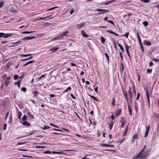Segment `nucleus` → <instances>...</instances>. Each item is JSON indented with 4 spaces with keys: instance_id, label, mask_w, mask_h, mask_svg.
<instances>
[{
    "instance_id": "1",
    "label": "nucleus",
    "mask_w": 159,
    "mask_h": 159,
    "mask_svg": "<svg viewBox=\"0 0 159 159\" xmlns=\"http://www.w3.org/2000/svg\"><path fill=\"white\" fill-rule=\"evenodd\" d=\"M123 93L124 96L125 97V98L127 102V106L129 111V115L131 116H132V110L129 104V99L127 97V93L126 91L125 92H123Z\"/></svg>"
},
{
    "instance_id": "2",
    "label": "nucleus",
    "mask_w": 159,
    "mask_h": 159,
    "mask_svg": "<svg viewBox=\"0 0 159 159\" xmlns=\"http://www.w3.org/2000/svg\"><path fill=\"white\" fill-rule=\"evenodd\" d=\"M146 148V145H145L143 148L140 151V152L137 155V156L136 157V158L137 159L140 157L143 154V152L145 150Z\"/></svg>"
},
{
    "instance_id": "3",
    "label": "nucleus",
    "mask_w": 159,
    "mask_h": 159,
    "mask_svg": "<svg viewBox=\"0 0 159 159\" xmlns=\"http://www.w3.org/2000/svg\"><path fill=\"white\" fill-rule=\"evenodd\" d=\"M96 11H102V12H98L97 13L98 15H100L104 13H107L109 12V11L108 10H105V9H96L95 10Z\"/></svg>"
},
{
    "instance_id": "4",
    "label": "nucleus",
    "mask_w": 159,
    "mask_h": 159,
    "mask_svg": "<svg viewBox=\"0 0 159 159\" xmlns=\"http://www.w3.org/2000/svg\"><path fill=\"white\" fill-rule=\"evenodd\" d=\"M145 91L146 92V98L148 99V102L149 104V105H150V100L149 98V94L148 89H145Z\"/></svg>"
},
{
    "instance_id": "5",
    "label": "nucleus",
    "mask_w": 159,
    "mask_h": 159,
    "mask_svg": "<svg viewBox=\"0 0 159 159\" xmlns=\"http://www.w3.org/2000/svg\"><path fill=\"white\" fill-rule=\"evenodd\" d=\"M128 93L129 94V96L130 97L129 98V100L131 102H132V93L131 90V87H130L129 89V90L128 91Z\"/></svg>"
},
{
    "instance_id": "6",
    "label": "nucleus",
    "mask_w": 159,
    "mask_h": 159,
    "mask_svg": "<svg viewBox=\"0 0 159 159\" xmlns=\"http://www.w3.org/2000/svg\"><path fill=\"white\" fill-rule=\"evenodd\" d=\"M150 128V125H149L148 126H146V132H145V135H144L145 137H146L148 136Z\"/></svg>"
},
{
    "instance_id": "7",
    "label": "nucleus",
    "mask_w": 159,
    "mask_h": 159,
    "mask_svg": "<svg viewBox=\"0 0 159 159\" xmlns=\"http://www.w3.org/2000/svg\"><path fill=\"white\" fill-rule=\"evenodd\" d=\"M150 151L147 150L145 152H144L143 154H142L141 156H143V158H145L147 156H148L150 154Z\"/></svg>"
},
{
    "instance_id": "8",
    "label": "nucleus",
    "mask_w": 159,
    "mask_h": 159,
    "mask_svg": "<svg viewBox=\"0 0 159 159\" xmlns=\"http://www.w3.org/2000/svg\"><path fill=\"white\" fill-rule=\"evenodd\" d=\"M59 48H57V47H54L50 49L49 50V51L51 52V53H53L55 52Z\"/></svg>"
},
{
    "instance_id": "9",
    "label": "nucleus",
    "mask_w": 159,
    "mask_h": 159,
    "mask_svg": "<svg viewBox=\"0 0 159 159\" xmlns=\"http://www.w3.org/2000/svg\"><path fill=\"white\" fill-rule=\"evenodd\" d=\"M122 110L121 109L118 108L115 112V115L116 116H117L121 112Z\"/></svg>"
},
{
    "instance_id": "10",
    "label": "nucleus",
    "mask_w": 159,
    "mask_h": 159,
    "mask_svg": "<svg viewBox=\"0 0 159 159\" xmlns=\"http://www.w3.org/2000/svg\"><path fill=\"white\" fill-rule=\"evenodd\" d=\"M36 38V37L34 36H33L31 37H24L23 38L22 40H30L32 39H34Z\"/></svg>"
},
{
    "instance_id": "11",
    "label": "nucleus",
    "mask_w": 159,
    "mask_h": 159,
    "mask_svg": "<svg viewBox=\"0 0 159 159\" xmlns=\"http://www.w3.org/2000/svg\"><path fill=\"white\" fill-rule=\"evenodd\" d=\"M143 44L148 46H150L152 45V43L151 42L147 41L146 40L143 41Z\"/></svg>"
},
{
    "instance_id": "12",
    "label": "nucleus",
    "mask_w": 159,
    "mask_h": 159,
    "mask_svg": "<svg viewBox=\"0 0 159 159\" xmlns=\"http://www.w3.org/2000/svg\"><path fill=\"white\" fill-rule=\"evenodd\" d=\"M84 23H81L80 24H77L76 25L77 29H79L82 28L84 25Z\"/></svg>"
},
{
    "instance_id": "13",
    "label": "nucleus",
    "mask_w": 159,
    "mask_h": 159,
    "mask_svg": "<svg viewBox=\"0 0 159 159\" xmlns=\"http://www.w3.org/2000/svg\"><path fill=\"white\" fill-rule=\"evenodd\" d=\"M101 146L103 147H114V146L113 145H111V144H101Z\"/></svg>"
},
{
    "instance_id": "14",
    "label": "nucleus",
    "mask_w": 159,
    "mask_h": 159,
    "mask_svg": "<svg viewBox=\"0 0 159 159\" xmlns=\"http://www.w3.org/2000/svg\"><path fill=\"white\" fill-rule=\"evenodd\" d=\"M22 124L24 125L27 126H29L30 125V123L26 121H24V122L22 123Z\"/></svg>"
},
{
    "instance_id": "15",
    "label": "nucleus",
    "mask_w": 159,
    "mask_h": 159,
    "mask_svg": "<svg viewBox=\"0 0 159 159\" xmlns=\"http://www.w3.org/2000/svg\"><path fill=\"white\" fill-rule=\"evenodd\" d=\"M12 35V34L8 33L7 34H5L4 33V38H7L8 37H10Z\"/></svg>"
},
{
    "instance_id": "16",
    "label": "nucleus",
    "mask_w": 159,
    "mask_h": 159,
    "mask_svg": "<svg viewBox=\"0 0 159 159\" xmlns=\"http://www.w3.org/2000/svg\"><path fill=\"white\" fill-rule=\"evenodd\" d=\"M69 32L66 30L64 32H63L62 34H60V35L61 37H62L64 36H66V37H68V35L66 34L68 33Z\"/></svg>"
},
{
    "instance_id": "17",
    "label": "nucleus",
    "mask_w": 159,
    "mask_h": 159,
    "mask_svg": "<svg viewBox=\"0 0 159 159\" xmlns=\"http://www.w3.org/2000/svg\"><path fill=\"white\" fill-rule=\"evenodd\" d=\"M81 34L83 37L86 38L89 37V36L86 34L84 31L83 30L81 31Z\"/></svg>"
},
{
    "instance_id": "18",
    "label": "nucleus",
    "mask_w": 159,
    "mask_h": 159,
    "mask_svg": "<svg viewBox=\"0 0 159 159\" xmlns=\"http://www.w3.org/2000/svg\"><path fill=\"white\" fill-rule=\"evenodd\" d=\"M35 62V61L34 60L30 61H28V62H27L25 64L23 65V66L25 67V66L28 65H29V64L34 63V62Z\"/></svg>"
},
{
    "instance_id": "19",
    "label": "nucleus",
    "mask_w": 159,
    "mask_h": 159,
    "mask_svg": "<svg viewBox=\"0 0 159 159\" xmlns=\"http://www.w3.org/2000/svg\"><path fill=\"white\" fill-rule=\"evenodd\" d=\"M114 123L113 121H111L110 123L108 124L109 127L110 128V130H111L112 129Z\"/></svg>"
},
{
    "instance_id": "20",
    "label": "nucleus",
    "mask_w": 159,
    "mask_h": 159,
    "mask_svg": "<svg viewBox=\"0 0 159 159\" xmlns=\"http://www.w3.org/2000/svg\"><path fill=\"white\" fill-rule=\"evenodd\" d=\"M88 96L89 97H91L94 100H95L97 102L98 101V99L97 98H95L94 96L91 95L90 94H88Z\"/></svg>"
},
{
    "instance_id": "21",
    "label": "nucleus",
    "mask_w": 159,
    "mask_h": 159,
    "mask_svg": "<svg viewBox=\"0 0 159 159\" xmlns=\"http://www.w3.org/2000/svg\"><path fill=\"white\" fill-rule=\"evenodd\" d=\"M139 43L140 47V48L141 49V51L142 53H143L144 52V48H143V45L142 44V43L141 42Z\"/></svg>"
},
{
    "instance_id": "22",
    "label": "nucleus",
    "mask_w": 159,
    "mask_h": 159,
    "mask_svg": "<svg viewBox=\"0 0 159 159\" xmlns=\"http://www.w3.org/2000/svg\"><path fill=\"white\" fill-rule=\"evenodd\" d=\"M61 38L62 37H61V36L60 35V36H57L55 38L52 39L51 40V41H53L54 40L59 39Z\"/></svg>"
},
{
    "instance_id": "23",
    "label": "nucleus",
    "mask_w": 159,
    "mask_h": 159,
    "mask_svg": "<svg viewBox=\"0 0 159 159\" xmlns=\"http://www.w3.org/2000/svg\"><path fill=\"white\" fill-rule=\"evenodd\" d=\"M125 47V50L126 51V52H129V46H128L125 43L124 44Z\"/></svg>"
},
{
    "instance_id": "24",
    "label": "nucleus",
    "mask_w": 159,
    "mask_h": 159,
    "mask_svg": "<svg viewBox=\"0 0 159 159\" xmlns=\"http://www.w3.org/2000/svg\"><path fill=\"white\" fill-rule=\"evenodd\" d=\"M107 31L108 33H110L114 34L116 36H118V35L115 33L114 32L111 30H107Z\"/></svg>"
},
{
    "instance_id": "25",
    "label": "nucleus",
    "mask_w": 159,
    "mask_h": 159,
    "mask_svg": "<svg viewBox=\"0 0 159 159\" xmlns=\"http://www.w3.org/2000/svg\"><path fill=\"white\" fill-rule=\"evenodd\" d=\"M134 108L136 111L137 112L138 110V107L137 103L136 102L134 103Z\"/></svg>"
},
{
    "instance_id": "26",
    "label": "nucleus",
    "mask_w": 159,
    "mask_h": 159,
    "mask_svg": "<svg viewBox=\"0 0 159 159\" xmlns=\"http://www.w3.org/2000/svg\"><path fill=\"white\" fill-rule=\"evenodd\" d=\"M121 67H120V71L121 72H122L124 71V68L123 63L122 62L121 64Z\"/></svg>"
},
{
    "instance_id": "27",
    "label": "nucleus",
    "mask_w": 159,
    "mask_h": 159,
    "mask_svg": "<svg viewBox=\"0 0 159 159\" xmlns=\"http://www.w3.org/2000/svg\"><path fill=\"white\" fill-rule=\"evenodd\" d=\"M33 58V57L32 56H31L28 58H27L25 59H21V61H24L29 60L30 59H32Z\"/></svg>"
},
{
    "instance_id": "28",
    "label": "nucleus",
    "mask_w": 159,
    "mask_h": 159,
    "mask_svg": "<svg viewBox=\"0 0 159 159\" xmlns=\"http://www.w3.org/2000/svg\"><path fill=\"white\" fill-rule=\"evenodd\" d=\"M117 44H118V46L120 47V48L121 50V51L122 52H124V49L123 46L121 45L120 44H119L118 43H117Z\"/></svg>"
},
{
    "instance_id": "29",
    "label": "nucleus",
    "mask_w": 159,
    "mask_h": 159,
    "mask_svg": "<svg viewBox=\"0 0 159 159\" xmlns=\"http://www.w3.org/2000/svg\"><path fill=\"white\" fill-rule=\"evenodd\" d=\"M22 116V113L21 112L19 111L18 113V116L19 119H21V116Z\"/></svg>"
},
{
    "instance_id": "30",
    "label": "nucleus",
    "mask_w": 159,
    "mask_h": 159,
    "mask_svg": "<svg viewBox=\"0 0 159 159\" xmlns=\"http://www.w3.org/2000/svg\"><path fill=\"white\" fill-rule=\"evenodd\" d=\"M37 132V131L36 130H34L32 131L30 133H29V134L27 135V136L28 135H30L32 134H35Z\"/></svg>"
},
{
    "instance_id": "31",
    "label": "nucleus",
    "mask_w": 159,
    "mask_h": 159,
    "mask_svg": "<svg viewBox=\"0 0 159 159\" xmlns=\"http://www.w3.org/2000/svg\"><path fill=\"white\" fill-rule=\"evenodd\" d=\"M50 128L49 126H47V125H44L43 127H42L41 129H42L43 130H45L47 129Z\"/></svg>"
},
{
    "instance_id": "32",
    "label": "nucleus",
    "mask_w": 159,
    "mask_h": 159,
    "mask_svg": "<svg viewBox=\"0 0 159 159\" xmlns=\"http://www.w3.org/2000/svg\"><path fill=\"white\" fill-rule=\"evenodd\" d=\"M137 36L138 38V40L139 43L141 42L140 37L138 32L137 33Z\"/></svg>"
},
{
    "instance_id": "33",
    "label": "nucleus",
    "mask_w": 159,
    "mask_h": 159,
    "mask_svg": "<svg viewBox=\"0 0 159 159\" xmlns=\"http://www.w3.org/2000/svg\"><path fill=\"white\" fill-rule=\"evenodd\" d=\"M112 103H111V105L113 106H115V98H112Z\"/></svg>"
},
{
    "instance_id": "34",
    "label": "nucleus",
    "mask_w": 159,
    "mask_h": 159,
    "mask_svg": "<svg viewBox=\"0 0 159 159\" xmlns=\"http://www.w3.org/2000/svg\"><path fill=\"white\" fill-rule=\"evenodd\" d=\"M20 81H18L17 82H15L14 84L15 85H17L19 87H20Z\"/></svg>"
},
{
    "instance_id": "35",
    "label": "nucleus",
    "mask_w": 159,
    "mask_h": 159,
    "mask_svg": "<svg viewBox=\"0 0 159 159\" xmlns=\"http://www.w3.org/2000/svg\"><path fill=\"white\" fill-rule=\"evenodd\" d=\"M143 24L145 27H146L148 25V23L147 21H144L143 22Z\"/></svg>"
},
{
    "instance_id": "36",
    "label": "nucleus",
    "mask_w": 159,
    "mask_h": 159,
    "mask_svg": "<svg viewBox=\"0 0 159 159\" xmlns=\"http://www.w3.org/2000/svg\"><path fill=\"white\" fill-rule=\"evenodd\" d=\"M34 32V31H25L22 33V34H30Z\"/></svg>"
},
{
    "instance_id": "37",
    "label": "nucleus",
    "mask_w": 159,
    "mask_h": 159,
    "mask_svg": "<svg viewBox=\"0 0 159 159\" xmlns=\"http://www.w3.org/2000/svg\"><path fill=\"white\" fill-rule=\"evenodd\" d=\"M27 117L26 116V115H24L22 118V120L23 121H25L27 120Z\"/></svg>"
},
{
    "instance_id": "38",
    "label": "nucleus",
    "mask_w": 159,
    "mask_h": 159,
    "mask_svg": "<svg viewBox=\"0 0 159 159\" xmlns=\"http://www.w3.org/2000/svg\"><path fill=\"white\" fill-rule=\"evenodd\" d=\"M138 136V135L137 134H134L133 137V139H137Z\"/></svg>"
},
{
    "instance_id": "39",
    "label": "nucleus",
    "mask_w": 159,
    "mask_h": 159,
    "mask_svg": "<svg viewBox=\"0 0 159 159\" xmlns=\"http://www.w3.org/2000/svg\"><path fill=\"white\" fill-rule=\"evenodd\" d=\"M32 55L31 54H21L20 56H22L23 57H28L29 56H31Z\"/></svg>"
},
{
    "instance_id": "40",
    "label": "nucleus",
    "mask_w": 159,
    "mask_h": 159,
    "mask_svg": "<svg viewBox=\"0 0 159 159\" xmlns=\"http://www.w3.org/2000/svg\"><path fill=\"white\" fill-rule=\"evenodd\" d=\"M101 42L102 43H104L105 42V39L103 37H102L101 38Z\"/></svg>"
},
{
    "instance_id": "41",
    "label": "nucleus",
    "mask_w": 159,
    "mask_h": 159,
    "mask_svg": "<svg viewBox=\"0 0 159 159\" xmlns=\"http://www.w3.org/2000/svg\"><path fill=\"white\" fill-rule=\"evenodd\" d=\"M43 153L45 154H50L51 153V152L50 151H47L44 152Z\"/></svg>"
},
{
    "instance_id": "42",
    "label": "nucleus",
    "mask_w": 159,
    "mask_h": 159,
    "mask_svg": "<svg viewBox=\"0 0 159 159\" xmlns=\"http://www.w3.org/2000/svg\"><path fill=\"white\" fill-rule=\"evenodd\" d=\"M105 55L106 56L108 62L109 61V57L107 53H105Z\"/></svg>"
},
{
    "instance_id": "43",
    "label": "nucleus",
    "mask_w": 159,
    "mask_h": 159,
    "mask_svg": "<svg viewBox=\"0 0 159 159\" xmlns=\"http://www.w3.org/2000/svg\"><path fill=\"white\" fill-rule=\"evenodd\" d=\"M140 93H137V97H136V100H138L139 99V97H140Z\"/></svg>"
},
{
    "instance_id": "44",
    "label": "nucleus",
    "mask_w": 159,
    "mask_h": 159,
    "mask_svg": "<svg viewBox=\"0 0 159 159\" xmlns=\"http://www.w3.org/2000/svg\"><path fill=\"white\" fill-rule=\"evenodd\" d=\"M33 93L34 96H37V94L39 93V92H37L36 91H35L33 92Z\"/></svg>"
},
{
    "instance_id": "45",
    "label": "nucleus",
    "mask_w": 159,
    "mask_h": 159,
    "mask_svg": "<svg viewBox=\"0 0 159 159\" xmlns=\"http://www.w3.org/2000/svg\"><path fill=\"white\" fill-rule=\"evenodd\" d=\"M120 122L122 124L123 123V122L125 123V120L124 118L122 117H121V120L120 121Z\"/></svg>"
},
{
    "instance_id": "46",
    "label": "nucleus",
    "mask_w": 159,
    "mask_h": 159,
    "mask_svg": "<svg viewBox=\"0 0 159 159\" xmlns=\"http://www.w3.org/2000/svg\"><path fill=\"white\" fill-rule=\"evenodd\" d=\"M18 107L20 109H22L24 107L23 105L21 104H19L18 105Z\"/></svg>"
},
{
    "instance_id": "47",
    "label": "nucleus",
    "mask_w": 159,
    "mask_h": 159,
    "mask_svg": "<svg viewBox=\"0 0 159 159\" xmlns=\"http://www.w3.org/2000/svg\"><path fill=\"white\" fill-rule=\"evenodd\" d=\"M151 0H141V2H143L145 3H148Z\"/></svg>"
},
{
    "instance_id": "48",
    "label": "nucleus",
    "mask_w": 159,
    "mask_h": 159,
    "mask_svg": "<svg viewBox=\"0 0 159 159\" xmlns=\"http://www.w3.org/2000/svg\"><path fill=\"white\" fill-rule=\"evenodd\" d=\"M27 114L29 115V116L31 119H33L34 118V116L33 115H31L30 112H28Z\"/></svg>"
},
{
    "instance_id": "49",
    "label": "nucleus",
    "mask_w": 159,
    "mask_h": 159,
    "mask_svg": "<svg viewBox=\"0 0 159 159\" xmlns=\"http://www.w3.org/2000/svg\"><path fill=\"white\" fill-rule=\"evenodd\" d=\"M128 128V126H127L125 129V132L123 134V135H125L126 134V133L127 132Z\"/></svg>"
},
{
    "instance_id": "50",
    "label": "nucleus",
    "mask_w": 159,
    "mask_h": 159,
    "mask_svg": "<svg viewBox=\"0 0 159 159\" xmlns=\"http://www.w3.org/2000/svg\"><path fill=\"white\" fill-rule=\"evenodd\" d=\"M152 71V69H148L147 70V72L148 73H151Z\"/></svg>"
},
{
    "instance_id": "51",
    "label": "nucleus",
    "mask_w": 159,
    "mask_h": 159,
    "mask_svg": "<svg viewBox=\"0 0 159 159\" xmlns=\"http://www.w3.org/2000/svg\"><path fill=\"white\" fill-rule=\"evenodd\" d=\"M129 33H126L125 34L123 35V36H125L126 37V38H128L129 36Z\"/></svg>"
},
{
    "instance_id": "52",
    "label": "nucleus",
    "mask_w": 159,
    "mask_h": 159,
    "mask_svg": "<svg viewBox=\"0 0 159 159\" xmlns=\"http://www.w3.org/2000/svg\"><path fill=\"white\" fill-rule=\"evenodd\" d=\"M50 16H46V17H41V18H40V20H44V19H46V18H49Z\"/></svg>"
},
{
    "instance_id": "53",
    "label": "nucleus",
    "mask_w": 159,
    "mask_h": 159,
    "mask_svg": "<svg viewBox=\"0 0 159 159\" xmlns=\"http://www.w3.org/2000/svg\"><path fill=\"white\" fill-rule=\"evenodd\" d=\"M21 90L24 92H25L26 91V88L25 87H22L21 89Z\"/></svg>"
},
{
    "instance_id": "54",
    "label": "nucleus",
    "mask_w": 159,
    "mask_h": 159,
    "mask_svg": "<svg viewBox=\"0 0 159 159\" xmlns=\"http://www.w3.org/2000/svg\"><path fill=\"white\" fill-rule=\"evenodd\" d=\"M9 83V81L8 80H5V84L6 85V86H7L8 85Z\"/></svg>"
},
{
    "instance_id": "55",
    "label": "nucleus",
    "mask_w": 159,
    "mask_h": 159,
    "mask_svg": "<svg viewBox=\"0 0 159 159\" xmlns=\"http://www.w3.org/2000/svg\"><path fill=\"white\" fill-rule=\"evenodd\" d=\"M75 114L76 116L78 117L79 119L81 121H83L82 119L80 118V117L77 114L76 112H75Z\"/></svg>"
},
{
    "instance_id": "56",
    "label": "nucleus",
    "mask_w": 159,
    "mask_h": 159,
    "mask_svg": "<svg viewBox=\"0 0 159 159\" xmlns=\"http://www.w3.org/2000/svg\"><path fill=\"white\" fill-rule=\"evenodd\" d=\"M50 125L51 126H54L55 127L57 128H59V127L58 126H57V125H54L53 124H52L51 123H50Z\"/></svg>"
},
{
    "instance_id": "57",
    "label": "nucleus",
    "mask_w": 159,
    "mask_h": 159,
    "mask_svg": "<svg viewBox=\"0 0 159 159\" xmlns=\"http://www.w3.org/2000/svg\"><path fill=\"white\" fill-rule=\"evenodd\" d=\"M19 77V76L17 75H15L14 76V79L15 80H17Z\"/></svg>"
},
{
    "instance_id": "58",
    "label": "nucleus",
    "mask_w": 159,
    "mask_h": 159,
    "mask_svg": "<svg viewBox=\"0 0 159 159\" xmlns=\"http://www.w3.org/2000/svg\"><path fill=\"white\" fill-rule=\"evenodd\" d=\"M61 153L60 152H55V151H53V152H52V153L53 154H61Z\"/></svg>"
},
{
    "instance_id": "59",
    "label": "nucleus",
    "mask_w": 159,
    "mask_h": 159,
    "mask_svg": "<svg viewBox=\"0 0 159 159\" xmlns=\"http://www.w3.org/2000/svg\"><path fill=\"white\" fill-rule=\"evenodd\" d=\"M57 7H52L49 9H48V10H47V11H51V10H52L55 9H56L57 8Z\"/></svg>"
},
{
    "instance_id": "60",
    "label": "nucleus",
    "mask_w": 159,
    "mask_h": 159,
    "mask_svg": "<svg viewBox=\"0 0 159 159\" xmlns=\"http://www.w3.org/2000/svg\"><path fill=\"white\" fill-rule=\"evenodd\" d=\"M54 130L57 131H61V132H62L63 131L62 130H61L60 129H57L55 128H53L52 129Z\"/></svg>"
},
{
    "instance_id": "61",
    "label": "nucleus",
    "mask_w": 159,
    "mask_h": 159,
    "mask_svg": "<svg viewBox=\"0 0 159 159\" xmlns=\"http://www.w3.org/2000/svg\"><path fill=\"white\" fill-rule=\"evenodd\" d=\"M25 144V142H19L18 143L17 145H23Z\"/></svg>"
},
{
    "instance_id": "62",
    "label": "nucleus",
    "mask_w": 159,
    "mask_h": 159,
    "mask_svg": "<svg viewBox=\"0 0 159 159\" xmlns=\"http://www.w3.org/2000/svg\"><path fill=\"white\" fill-rule=\"evenodd\" d=\"M124 139L120 140V139H119L118 140V142H120V143H121L124 140Z\"/></svg>"
},
{
    "instance_id": "63",
    "label": "nucleus",
    "mask_w": 159,
    "mask_h": 159,
    "mask_svg": "<svg viewBox=\"0 0 159 159\" xmlns=\"http://www.w3.org/2000/svg\"><path fill=\"white\" fill-rule=\"evenodd\" d=\"M133 91L134 95V97H135L136 95V91L135 90V89H133Z\"/></svg>"
},
{
    "instance_id": "64",
    "label": "nucleus",
    "mask_w": 159,
    "mask_h": 159,
    "mask_svg": "<svg viewBox=\"0 0 159 159\" xmlns=\"http://www.w3.org/2000/svg\"><path fill=\"white\" fill-rule=\"evenodd\" d=\"M4 5V2H1L0 3V8L2 7Z\"/></svg>"
}]
</instances>
